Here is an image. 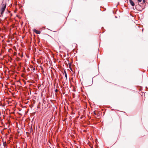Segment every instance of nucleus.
<instances>
[{
	"instance_id": "obj_8",
	"label": "nucleus",
	"mask_w": 148,
	"mask_h": 148,
	"mask_svg": "<svg viewBox=\"0 0 148 148\" xmlns=\"http://www.w3.org/2000/svg\"><path fill=\"white\" fill-rule=\"evenodd\" d=\"M55 92H58V90L57 89H56L55 90Z\"/></svg>"
},
{
	"instance_id": "obj_6",
	"label": "nucleus",
	"mask_w": 148,
	"mask_h": 148,
	"mask_svg": "<svg viewBox=\"0 0 148 148\" xmlns=\"http://www.w3.org/2000/svg\"><path fill=\"white\" fill-rule=\"evenodd\" d=\"M139 2H140L142 0H137Z\"/></svg>"
},
{
	"instance_id": "obj_7",
	"label": "nucleus",
	"mask_w": 148,
	"mask_h": 148,
	"mask_svg": "<svg viewBox=\"0 0 148 148\" xmlns=\"http://www.w3.org/2000/svg\"><path fill=\"white\" fill-rule=\"evenodd\" d=\"M143 3H145V0H143Z\"/></svg>"
},
{
	"instance_id": "obj_2",
	"label": "nucleus",
	"mask_w": 148,
	"mask_h": 148,
	"mask_svg": "<svg viewBox=\"0 0 148 148\" xmlns=\"http://www.w3.org/2000/svg\"><path fill=\"white\" fill-rule=\"evenodd\" d=\"M33 31L34 32H35L37 34H40L41 33V32L40 31H38L35 29H34L33 30Z\"/></svg>"
},
{
	"instance_id": "obj_1",
	"label": "nucleus",
	"mask_w": 148,
	"mask_h": 148,
	"mask_svg": "<svg viewBox=\"0 0 148 148\" xmlns=\"http://www.w3.org/2000/svg\"><path fill=\"white\" fill-rule=\"evenodd\" d=\"M6 7V5L4 4H3L2 5V7L1 8V13L0 16H3V14L4 12V11Z\"/></svg>"
},
{
	"instance_id": "obj_5",
	"label": "nucleus",
	"mask_w": 148,
	"mask_h": 148,
	"mask_svg": "<svg viewBox=\"0 0 148 148\" xmlns=\"http://www.w3.org/2000/svg\"><path fill=\"white\" fill-rule=\"evenodd\" d=\"M65 76L66 79H67V75L65 71H64Z\"/></svg>"
},
{
	"instance_id": "obj_4",
	"label": "nucleus",
	"mask_w": 148,
	"mask_h": 148,
	"mask_svg": "<svg viewBox=\"0 0 148 148\" xmlns=\"http://www.w3.org/2000/svg\"><path fill=\"white\" fill-rule=\"evenodd\" d=\"M69 65L70 68L71 69V70H72V69H71V63H69Z\"/></svg>"
},
{
	"instance_id": "obj_10",
	"label": "nucleus",
	"mask_w": 148,
	"mask_h": 148,
	"mask_svg": "<svg viewBox=\"0 0 148 148\" xmlns=\"http://www.w3.org/2000/svg\"><path fill=\"white\" fill-rule=\"evenodd\" d=\"M33 70H35V68H34Z\"/></svg>"
},
{
	"instance_id": "obj_9",
	"label": "nucleus",
	"mask_w": 148,
	"mask_h": 148,
	"mask_svg": "<svg viewBox=\"0 0 148 148\" xmlns=\"http://www.w3.org/2000/svg\"><path fill=\"white\" fill-rule=\"evenodd\" d=\"M94 114L95 115H96V113H95V111L94 112Z\"/></svg>"
},
{
	"instance_id": "obj_3",
	"label": "nucleus",
	"mask_w": 148,
	"mask_h": 148,
	"mask_svg": "<svg viewBox=\"0 0 148 148\" xmlns=\"http://www.w3.org/2000/svg\"><path fill=\"white\" fill-rule=\"evenodd\" d=\"M129 2L130 4L132 6H134L135 4L132 0H129Z\"/></svg>"
}]
</instances>
